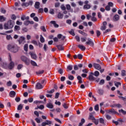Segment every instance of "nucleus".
Here are the masks:
<instances>
[{"label": "nucleus", "mask_w": 126, "mask_h": 126, "mask_svg": "<svg viewBox=\"0 0 126 126\" xmlns=\"http://www.w3.org/2000/svg\"><path fill=\"white\" fill-rule=\"evenodd\" d=\"M84 123H85V120L84 118H83L81 119V122L79 123L80 126H83Z\"/></svg>", "instance_id": "nucleus-36"}, {"label": "nucleus", "mask_w": 126, "mask_h": 126, "mask_svg": "<svg viewBox=\"0 0 126 126\" xmlns=\"http://www.w3.org/2000/svg\"><path fill=\"white\" fill-rule=\"evenodd\" d=\"M77 79L78 80V83L81 84V83H83L82 82V78L80 76H78L77 77Z\"/></svg>", "instance_id": "nucleus-21"}, {"label": "nucleus", "mask_w": 126, "mask_h": 126, "mask_svg": "<svg viewBox=\"0 0 126 126\" xmlns=\"http://www.w3.org/2000/svg\"><path fill=\"white\" fill-rule=\"evenodd\" d=\"M93 123H94L96 126L99 124V120L95 119L93 121Z\"/></svg>", "instance_id": "nucleus-32"}, {"label": "nucleus", "mask_w": 126, "mask_h": 126, "mask_svg": "<svg viewBox=\"0 0 126 126\" xmlns=\"http://www.w3.org/2000/svg\"><path fill=\"white\" fill-rule=\"evenodd\" d=\"M1 13H5V12H6V11L4 9V8H1Z\"/></svg>", "instance_id": "nucleus-62"}, {"label": "nucleus", "mask_w": 126, "mask_h": 126, "mask_svg": "<svg viewBox=\"0 0 126 126\" xmlns=\"http://www.w3.org/2000/svg\"><path fill=\"white\" fill-rule=\"evenodd\" d=\"M41 29L42 31H43V32H46L47 31V30H46V28H45V26H41Z\"/></svg>", "instance_id": "nucleus-50"}, {"label": "nucleus", "mask_w": 126, "mask_h": 126, "mask_svg": "<svg viewBox=\"0 0 126 126\" xmlns=\"http://www.w3.org/2000/svg\"><path fill=\"white\" fill-rule=\"evenodd\" d=\"M24 24L26 26H28V25H29V24H30V21L28 20V21H25Z\"/></svg>", "instance_id": "nucleus-39"}, {"label": "nucleus", "mask_w": 126, "mask_h": 126, "mask_svg": "<svg viewBox=\"0 0 126 126\" xmlns=\"http://www.w3.org/2000/svg\"><path fill=\"white\" fill-rule=\"evenodd\" d=\"M46 107L49 109H53L54 108V105L51 103H48L46 105Z\"/></svg>", "instance_id": "nucleus-18"}, {"label": "nucleus", "mask_w": 126, "mask_h": 126, "mask_svg": "<svg viewBox=\"0 0 126 126\" xmlns=\"http://www.w3.org/2000/svg\"><path fill=\"white\" fill-rule=\"evenodd\" d=\"M32 59L33 60H36L37 59V55L34 52H30L29 53Z\"/></svg>", "instance_id": "nucleus-9"}, {"label": "nucleus", "mask_w": 126, "mask_h": 126, "mask_svg": "<svg viewBox=\"0 0 126 126\" xmlns=\"http://www.w3.org/2000/svg\"><path fill=\"white\" fill-rule=\"evenodd\" d=\"M63 106L64 109H67L68 108V105H67V104L66 103H63Z\"/></svg>", "instance_id": "nucleus-49"}, {"label": "nucleus", "mask_w": 126, "mask_h": 126, "mask_svg": "<svg viewBox=\"0 0 126 126\" xmlns=\"http://www.w3.org/2000/svg\"><path fill=\"white\" fill-rule=\"evenodd\" d=\"M15 30H20V27L19 26H15L14 27V31Z\"/></svg>", "instance_id": "nucleus-46"}, {"label": "nucleus", "mask_w": 126, "mask_h": 126, "mask_svg": "<svg viewBox=\"0 0 126 126\" xmlns=\"http://www.w3.org/2000/svg\"><path fill=\"white\" fill-rule=\"evenodd\" d=\"M69 34L72 35V36H75V33H74V30L71 29L70 31L69 32Z\"/></svg>", "instance_id": "nucleus-27"}, {"label": "nucleus", "mask_w": 126, "mask_h": 126, "mask_svg": "<svg viewBox=\"0 0 126 126\" xmlns=\"http://www.w3.org/2000/svg\"><path fill=\"white\" fill-rule=\"evenodd\" d=\"M91 7V5L90 4H86L84 6V9H89Z\"/></svg>", "instance_id": "nucleus-24"}, {"label": "nucleus", "mask_w": 126, "mask_h": 126, "mask_svg": "<svg viewBox=\"0 0 126 126\" xmlns=\"http://www.w3.org/2000/svg\"><path fill=\"white\" fill-rule=\"evenodd\" d=\"M68 78L69 79V80H73V79H74V77L71 75L69 74Z\"/></svg>", "instance_id": "nucleus-34"}, {"label": "nucleus", "mask_w": 126, "mask_h": 126, "mask_svg": "<svg viewBox=\"0 0 126 126\" xmlns=\"http://www.w3.org/2000/svg\"><path fill=\"white\" fill-rule=\"evenodd\" d=\"M96 33L97 37H99L100 36V35H101V32H100V31H98V30H97L96 31Z\"/></svg>", "instance_id": "nucleus-43"}, {"label": "nucleus", "mask_w": 126, "mask_h": 126, "mask_svg": "<svg viewBox=\"0 0 126 126\" xmlns=\"http://www.w3.org/2000/svg\"><path fill=\"white\" fill-rule=\"evenodd\" d=\"M60 96V93H57L55 94V99H58Z\"/></svg>", "instance_id": "nucleus-59"}, {"label": "nucleus", "mask_w": 126, "mask_h": 126, "mask_svg": "<svg viewBox=\"0 0 126 126\" xmlns=\"http://www.w3.org/2000/svg\"><path fill=\"white\" fill-rule=\"evenodd\" d=\"M32 44L35 45V46H38V42H37V41L32 40Z\"/></svg>", "instance_id": "nucleus-48"}, {"label": "nucleus", "mask_w": 126, "mask_h": 126, "mask_svg": "<svg viewBox=\"0 0 126 126\" xmlns=\"http://www.w3.org/2000/svg\"><path fill=\"white\" fill-rule=\"evenodd\" d=\"M6 20V18L3 17V16H0V22H3V21H5Z\"/></svg>", "instance_id": "nucleus-22"}, {"label": "nucleus", "mask_w": 126, "mask_h": 126, "mask_svg": "<svg viewBox=\"0 0 126 126\" xmlns=\"http://www.w3.org/2000/svg\"><path fill=\"white\" fill-rule=\"evenodd\" d=\"M83 58V56L82 54H78V58L79 60H82V58Z\"/></svg>", "instance_id": "nucleus-47"}, {"label": "nucleus", "mask_w": 126, "mask_h": 126, "mask_svg": "<svg viewBox=\"0 0 126 126\" xmlns=\"http://www.w3.org/2000/svg\"><path fill=\"white\" fill-rule=\"evenodd\" d=\"M93 66L94 67V68H95L96 69H97V70H100L101 69V65H100V64H99L94 63Z\"/></svg>", "instance_id": "nucleus-10"}, {"label": "nucleus", "mask_w": 126, "mask_h": 126, "mask_svg": "<svg viewBox=\"0 0 126 126\" xmlns=\"http://www.w3.org/2000/svg\"><path fill=\"white\" fill-rule=\"evenodd\" d=\"M93 75H94V73L91 72L89 76V78H88V79H89V80H90V81H93L94 80H96V78L94 77V76H93Z\"/></svg>", "instance_id": "nucleus-7"}, {"label": "nucleus", "mask_w": 126, "mask_h": 126, "mask_svg": "<svg viewBox=\"0 0 126 126\" xmlns=\"http://www.w3.org/2000/svg\"><path fill=\"white\" fill-rule=\"evenodd\" d=\"M9 62H10V63L8 64V68L10 70L13 69L15 66L14 62H12V59H11V55H10V54H9Z\"/></svg>", "instance_id": "nucleus-3"}, {"label": "nucleus", "mask_w": 126, "mask_h": 126, "mask_svg": "<svg viewBox=\"0 0 126 126\" xmlns=\"http://www.w3.org/2000/svg\"><path fill=\"white\" fill-rule=\"evenodd\" d=\"M115 85L116 87L119 88V85L121 86V83L120 82L115 83Z\"/></svg>", "instance_id": "nucleus-56"}, {"label": "nucleus", "mask_w": 126, "mask_h": 126, "mask_svg": "<svg viewBox=\"0 0 126 126\" xmlns=\"http://www.w3.org/2000/svg\"><path fill=\"white\" fill-rule=\"evenodd\" d=\"M121 75L122 76H126V70H123L121 71Z\"/></svg>", "instance_id": "nucleus-41"}, {"label": "nucleus", "mask_w": 126, "mask_h": 126, "mask_svg": "<svg viewBox=\"0 0 126 126\" xmlns=\"http://www.w3.org/2000/svg\"><path fill=\"white\" fill-rule=\"evenodd\" d=\"M43 73H44V70H43L36 72V74L37 75H39V74H43Z\"/></svg>", "instance_id": "nucleus-35"}, {"label": "nucleus", "mask_w": 126, "mask_h": 126, "mask_svg": "<svg viewBox=\"0 0 126 126\" xmlns=\"http://www.w3.org/2000/svg\"><path fill=\"white\" fill-rule=\"evenodd\" d=\"M22 109H23V105H22V104H20L18 106V111H21V110H22Z\"/></svg>", "instance_id": "nucleus-28"}, {"label": "nucleus", "mask_w": 126, "mask_h": 126, "mask_svg": "<svg viewBox=\"0 0 126 126\" xmlns=\"http://www.w3.org/2000/svg\"><path fill=\"white\" fill-rule=\"evenodd\" d=\"M15 95H16V93L14 91H11L9 93V96L11 98H14V97H15Z\"/></svg>", "instance_id": "nucleus-12"}, {"label": "nucleus", "mask_w": 126, "mask_h": 126, "mask_svg": "<svg viewBox=\"0 0 126 126\" xmlns=\"http://www.w3.org/2000/svg\"><path fill=\"white\" fill-rule=\"evenodd\" d=\"M67 69H68L69 70H72V65H69L67 67Z\"/></svg>", "instance_id": "nucleus-57"}, {"label": "nucleus", "mask_w": 126, "mask_h": 126, "mask_svg": "<svg viewBox=\"0 0 126 126\" xmlns=\"http://www.w3.org/2000/svg\"><path fill=\"white\" fill-rule=\"evenodd\" d=\"M63 14L59 12L58 14V18H59V19H63Z\"/></svg>", "instance_id": "nucleus-19"}, {"label": "nucleus", "mask_w": 126, "mask_h": 126, "mask_svg": "<svg viewBox=\"0 0 126 126\" xmlns=\"http://www.w3.org/2000/svg\"><path fill=\"white\" fill-rule=\"evenodd\" d=\"M75 39L77 42H80V38L79 37V36H75Z\"/></svg>", "instance_id": "nucleus-53"}, {"label": "nucleus", "mask_w": 126, "mask_h": 126, "mask_svg": "<svg viewBox=\"0 0 126 126\" xmlns=\"http://www.w3.org/2000/svg\"><path fill=\"white\" fill-rule=\"evenodd\" d=\"M65 80V77L64 76H62L61 78V81H64Z\"/></svg>", "instance_id": "nucleus-64"}, {"label": "nucleus", "mask_w": 126, "mask_h": 126, "mask_svg": "<svg viewBox=\"0 0 126 126\" xmlns=\"http://www.w3.org/2000/svg\"><path fill=\"white\" fill-rule=\"evenodd\" d=\"M114 106L117 107V108H122V105L120 104H114Z\"/></svg>", "instance_id": "nucleus-54"}, {"label": "nucleus", "mask_w": 126, "mask_h": 126, "mask_svg": "<svg viewBox=\"0 0 126 126\" xmlns=\"http://www.w3.org/2000/svg\"><path fill=\"white\" fill-rule=\"evenodd\" d=\"M94 76H96V77H97V76H99V75H100V73L98 71H95L94 73Z\"/></svg>", "instance_id": "nucleus-29"}, {"label": "nucleus", "mask_w": 126, "mask_h": 126, "mask_svg": "<svg viewBox=\"0 0 126 126\" xmlns=\"http://www.w3.org/2000/svg\"><path fill=\"white\" fill-rule=\"evenodd\" d=\"M113 21H119L120 20V16L118 14H116L113 17Z\"/></svg>", "instance_id": "nucleus-11"}, {"label": "nucleus", "mask_w": 126, "mask_h": 126, "mask_svg": "<svg viewBox=\"0 0 126 126\" xmlns=\"http://www.w3.org/2000/svg\"><path fill=\"white\" fill-rule=\"evenodd\" d=\"M78 48H79V49H80L81 51H85V50H86V47H85L84 45H78Z\"/></svg>", "instance_id": "nucleus-15"}, {"label": "nucleus", "mask_w": 126, "mask_h": 126, "mask_svg": "<svg viewBox=\"0 0 126 126\" xmlns=\"http://www.w3.org/2000/svg\"><path fill=\"white\" fill-rule=\"evenodd\" d=\"M18 41L19 45H21V44H24L25 43V37L24 36H20Z\"/></svg>", "instance_id": "nucleus-6"}, {"label": "nucleus", "mask_w": 126, "mask_h": 126, "mask_svg": "<svg viewBox=\"0 0 126 126\" xmlns=\"http://www.w3.org/2000/svg\"><path fill=\"white\" fill-rule=\"evenodd\" d=\"M89 119V120H91V121H93V122L94 120H95V117H94V116H93V115H92V114H90Z\"/></svg>", "instance_id": "nucleus-25"}, {"label": "nucleus", "mask_w": 126, "mask_h": 126, "mask_svg": "<svg viewBox=\"0 0 126 126\" xmlns=\"http://www.w3.org/2000/svg\"><path fill=\"white\" fill-rule=\"evenodd\" d=\"M24 50L25 52H28V44H26L24 46Z\"/></svg>", "instance_id": "nucleus-26"}, {"label": "nucleus", "mask_w": 126, "mask_h": 126, "mask_svg": "<svg viewBox=\"0 0 126 126\" xmlns=\"http://www.w3.org/2000/svg\"><path fill=\"white\" fill-rule=\"evenodd\" d=\"M105 9L107 11H109V10H111V7H110V6L109 5H107L106 7H105Z\"/></svg>", "instance_id": "nucleus-63"}, {"label": "nucleus", "mask_w": 126, "mask_h": 126, "mask_svg": "<svg viewBox=\"0 0 126 126\" xmlns=\"http://www.w3.org/2000/svg\"><path fill=\"white\" fill-rule=\"evenodd\" d=\"M43 49L45 52H47V49H48V46H47V44H44Z\"/></svg>", "instance_id": "nucleus-58"}, {"label": "nucleus", "mask_w": 126, "mask_h": 126, "mask_svg": "<svg viewBox=\"0 0 126 126\" xmlns=\"http://www.w3.org/2000/svg\"><path fill=\"white\" fill-rule=\"evenodd\" d=\"M31 63L32 65H33V66H37V63L33 61H31Z\"/></svg>", "instance_id": "nucleus-31"}, {"label": "nucleus", "mask_w": 126, "mask_h": 126, "mask_svg": "<svg viewBox=\"0 0 126 126\" xmlns=\"http://www.w3.org/2000/svg\"><path fill=\"white\" fill-rule=\"evenodd\" d=\"M56 47L59 51H63V50H64V48L62 45H58Z\"/></svg>", "instance_id": "nucleus-13"}, {"label": "nucleus", "mask_w": 126, "mask_h": 126, "mask_svg": "<svg viewBox=\"0 0 126 126\" xmlns=\"http://www.w3.org/2000/svg\"><path fill=\"white\" fill-rule=\"evenodd\" d=\"M43 12H44V9H43V8H39L38 13H43Z\"/></svg>", "instance_id": "nucleus-44"}, {"label": "nucleus", "mask_w": 126, "mask_h": 126, "mask_svg": "<svg viewBox=\"0 0 126 126\" xmlns=\"http://www.w3.org/2000/svg\"><path fill=\"white\" fill-rule=\"evenodd\" d=\"M14 21L11 20L8 21L7 23H5L3 25L4 29L5 30H8V29H12L14 26Z\"/></svg>", "instance_id": "nucleus-2"}, {"label": "nucleus", "mask_w": 126, "mask_h": 126, "mask_svg": "<svg viewBox=\"0 0 126 126\" xmlns=\"http://www.w3.org/2000/svg\"><path fill=\"white\" fill-rule=\"evenodd\" d=\"M86 45H89L91 47H94V42L90 38H88V41L86 42Z\"/></svg>", "instance_id": "nucleus-5"}, {"label": "nucleus", "mask_w": 126, "mask_h": 126, "mask_svg": "<svg viewBox=\"0 0 126 126\" xmlns=\"http://www.w3.org/2000/svg\"><path fill=\"white\" fill-rule=\"evenodd\" d=\"M108 4L110 7H113L114 6V3L112 2H108Z\"/></svg>", "instance_id": "nucleus-45"}, {"label": "nucleus", "mask_w": 126, "mask_h": 126, "mask_svg": "<svg viewBox=\"0 0 126 126\" xmlns=\"http://www.w3.org/2000/svg\"><path fill=\"white\" fill-rule=\"evenodd\" d=\"M27 57L24 56H23L21 57V61H22V62H25L27 59Z\"/></svg>", "instance_id": "nucleus-33"}, {"label": "nucleus", "mask_w": 126, "mask_h": 126, "mask_svg": "<svg viewBox=\"0 0 126 126\" xmlns=\"http://www.w3.org/2000/svg\"><path fill=\"white\" fill-rule=\"evenodd\" d=\"M61 7L62 10H65V9H66V7H65L64 5H62Z\"/></svg>", "instance_id": "nucleus-61"}, {"label": "nucleus", "mask_w": 126, "mask_h": 126, "mask_svg": "<svg viewBox=\"0 0 126 126\" xmlns=\"http://www.w3.org/2000/svg\"><path fill=\"white\" fill-rule=\"evenodd\" d=\"M40 41L41 43L45 42V38H44V37L42 35H40Z\"/></svg>", "instance_id": "nucleus-30"}, {"label": "nucleus", "mask_w": 126, "mask_h": 126, "mask_svg": "<svg viewBox=\"0 0 126 126\" xmlns=\"http://www.w3.org/2000/svg\"><path fill=\"white\" fill-rule=\"evenodd\" d=\"M23 67V65L22 64H20L17 66V69L19 70L20 69H21V68Z\"/></svg>", "instance_id": "nucleus-40"}, {"label": "nucleus", "mask_w": 126, "mask_h": 126, "mask_svg": "<svg viewBox=\"0 0 126 126\" xmlns=\"http://www.w3.org/2000/svg\"><path fill=\"white\" fill-rule=\"evenodd\" d=\"M94 110H95V111H99V105L98 104H96L95 105Z\"/></svg>", "instance_id": "nucleus-42"}, {"label": "nucleus", "mask_w": 126, "mask_h": 126, "mask_svg": "<svg viewBox=\"0 0 126 126\" xmlns=\"http://www.w3.org/2000/svg\"><path fill=\"white\" fill-rule=\"evenodd\" d=\"M99 123H100V124H104V119L102 118L99 119Z\"/></svg>", "instance_id": "nucleus-60"}, {"label": "nucleus", "mask_w": 126, "mask_h": 126, "mask_svg": "<svg viewBox=\"0 0 126 126\" xmlns=\"http://www.w3.org/2000/svg\"><path fill=\"white\" fill-rule=\"evenodd\" d=\"M54 92H55V90L54 89L47 91V93H49V94H51V93H54Z\"/></svg>", "instance_id": "nucleus-51"}, {"label": "nucleus", "mask_w": 126, "mask_h": 126, "mask_svg": "<svg viewBox=\"0 0 126 126\" xmlns=\"http://www.w3.org/2000/svg\"><path fill=\"white\" fill-rule=\"evenodd\" d=\"M11 18L12 20H15V19H16V16H15V15L13 14L11 17Z\"/></svg>", "instance_id": "nucleus-55"}, {"label": "nucleus", "mask_w": 126, "mask_h": 126, "mask_svg": "<svg viewBox=\"0 0 126 126\" xmlns=\"http://www.w3.org/2000/svg\"><path fill=\"white\" fill-rule=\"evenodd\" d=\"M107 113L108 114H114V115H119V113L117 112L114 109H111L110 110H108Z\"/></svg>", "instance_id": "nucleus-8"}, {"label": "nucleus", "mask_w": 126, "mask_h": 126, "mask_svg": "<svg viewBox=\"0 0 126 126\" xmlns=\"http://www.w3.org/2000/svg\"><path fill=\"white\" fill-rule=\"evenodd\" d=\"M50 23H51V24H53V25H54V27H55V28H59V25H58L56 23V21H52L50 22Z\"/></svg>", "instance_id": "nucleus-17"}, {"label": "nucleus", "mask_w": 126, "mask_h": 126, "mask_svg": "<svg viewBox=\"0 0 126 126\" xmlns=\"http://www.w3.org/2000/svg\"><path fill=\"white\" fill-rule=\"evenodd\" d=\"M59 39H62V41H63L65 39V36H63L62 34H59L57 35V37L53 38L54 42H59Z\"/></svg>", "instance_id": "nucleus-4"}, {"label": "nucleus", "mask_w": 126, "mask_h": 126, "mask_svg": "<svg viewBox=\"0 0 126 126\" xmlns=\"http://www.w3.org/2000/svg\"><path fill=\"white\" fill-rule=\"evenodd\" d=\"M24 63H25L26 65H29L30 64V60L28 58H27V59L24 61Z\"/></svg>", "instance_id": "nucleus-20"}, {"label": "nucleus", "mask_w": 126, "mask_h": 126, "mask_svg": "<svg viewBox=\"0 0 126 126\" xmlns=\"http://www.w3.org/2000/svg\"><path fill=\"white\" fill-rule=\"evenodd\" d=\"M97 93L99 95H103V94H104V91L102 89H98L97 91Z\"/></svg>", "instance_id": "nucleus-23"}, {"label": "nucleus", "mask_w": 126, "mask_h": 126, "mask_svg": "<svg viewBox=\"0 0 126 126\" xmlns=\"http://www.w3.org/2000/svg\"><path fill=\"white\" fill-rule=\"evenodd\" d=\"M104 84H105V80L104 79L101 80L99 83V85H103Z\"/></svg>", "instance_id": "nucleus-38"}, {"label": "nucleus", "mask_w": 126, "mask_h": 126, "mask_svg": "<svg viewBox=\"0 0 126 126\" xmlns=\"http://www.w3.org/2000/svg\"><path fill=\"white\" fill-rule=\"evenodd\" d=\"M34 7L35 8H36V9H39V8H40V2H39V1L35 2Z\"/></svg>", "instance_id": "nucleus-16"}, {"label": "nucleus", "mask_w": 126, "mask_h": 126, "mask_svg": "<svg viewBox=\"0 0 126 126\" xmlns=\"http://www.w3.org/2000/svg\"><path fill=\"white\" fill-rule=\"evenodd\" d=\"M119 113H122L123 115H126V111L123 109H121L119 110Z\"/></svg>", "instance_id": "nucleus-37"}, {"label": "nucleus", "mask_w": 126, "mask_h": 126, "mask_svg": "<svg viewBox=\"0 0 126 126\" xmlns=\"http://www.w3.org/2000/svg\"><path fill=\"white\" fill-rule=\"evenodd\" d=\"M7 49L12 53H17L19 50V47L15 44L11 43L7 45Z\"/></svg>", "instance_id": "nucleus-1"}, {"label": "nucleus", "mask_w": 126, "mask_h": 126, "mask_svg": "<svg viewBox=\"0 0 126 126\" xmlns=\"http://www.w3.org/2000/svg\"><path fill=\"white\" fill-rule=\"evenodd\" d=\"M38 109H40V110H43L44 108H45V106L43 105H41L39 106H37Z\"/></svg>", "instance_id": "nucleus-52"}, {"label": "nucleus", "mask_w": 126, "mask_h": 126, "mask_svg": "<svg viewBox=\"0 0 126 126\" xmlns=\"http://www.w3.org/2000/svg\"><path fill=\"white\" fill-rule=\"evenodd\" d=\"M36 88L37 89H42L43 85H42L40 83H37L36 85Z\"/></svg>", "instance_id": "nucleus-14"}]
</instances>
